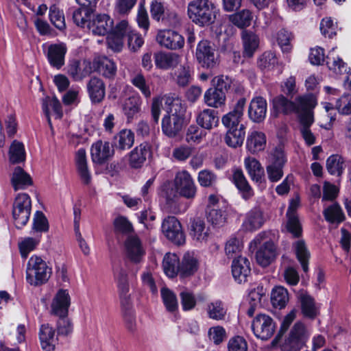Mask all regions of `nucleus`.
Returning a JSON list of instances; mask_svg holds the SVG:
<instances>
[{"label":"nucleus","mask_w":351,"mask_h":351,"mask_svg":"<svg viewBox=\"0 0 351 351\" xmlns=\"http://www.w3.org/2000/svg\"><path fill=\"white\" fill-rule=\"evenodd\" d=\"M267 104L266 99L261 96L253 97L248 108L249 118L256 123L262 122L267 113Z\"/></svg>","instance_id":"f3484780"},{"label":"nucleus","mask_w":351,"mask_h":351,"mask_svg":"<svg viewBox=\"0 0 351 351\" xmlns=\"http://www.w3.org/2000/svg\"><path fill=\"white\" fill-rule=\"evenodd\" d=\"M313 121V110H310L300 118V121L302 124L300 132L306 144L308 146L315 143V136L309 129Z\"/></svg>","instance_id":"e433bc0d"},{"label":"nucleus","mask_w":351,"mask_h":351,"mask_svg":"<svg viewBox=\"0 0 351 351\" xmlns=\"http://www.w3.org/2000/svg\"><path fill=\"white\" fill-rule=\"evenodd\" d=\"M323 213L325 219L331 223L339 224L345 219V215L341 208L336 203L325 208Z\"/></svg>","instance_id":"09e8293b"},{"label":"nucleus","mask_w":351,"mask_h":351,"mask_svg":"<svg viewBox=\"0 0 351 351\" xmlns=\"http://www.w3.org/2000/svg\"><path fill=\"white\" fill-rule=\"evenodd\" d=\"M94 64L97 71L106 77L111 78L116 74L117 66L115 63L106 57H101L95 59Z\"/></svg>","instance_id":"49530a36"},{"label":"nucleus","mask_w":351,"mask_h":351,"mask_svg":"<svg viewBox=\"0 0 351 351\" xmlns=\"http://www.w3.org/2000/svg\"><path fill=\"white\" fill-rule=\"evenodd\" d=\"M233 80L228 75H220L213 79V85L219 90L223 91L225 94L231 88L233 85Z\"/></svg>","instance_id":"774afa93"},{"label":"nucleus","mask_w":351,"mask_h":351,"mask_svg":"<svg viewBox=\"0 0 351 351\" xmlns=\"http://www.w3.org/2000/svg\"><path fill=\"white\" fill-rule=\"evenodd\" d=\"M162 302L167 311L175 312L178 307V303L175 293L167 287H162L160 290Z\"/></svg>","instance_id":"6e6d98bb"},{"label":"nucleus","mask_w":351,"mask_h":351,"mask_svg":"<svg viewBox=\"0 0 351 351\" xmlns=\"http://www.w3.org/2000/svg\"><path fill=\"white\" fill-rule=\"evenodd\" d=\"M157 43L162 47L177 50L183 47L184 38L176 31L172 29H160L156 37Z\"/></svg>","instance_id":"6e6552de"},{"label":"nucleus","mask_w":351,"mask_h":351,"mask_svg":"<svg viewBox=\"0 0 351 351\" xmlns=\"http://www.w3.org/2000/svg\"><path fill=\"white\" fill-rule=\"evenodd\" d=\"M243 249V243L240 239L235 237H230L225 245V253L228 258H233L239 255Z\"/></svg>","instance_id":"338daca9"},{"label":"nucleus","mask_w":351,"mask_h":351,"mask_svg":"<svg viewBox=\"0 0 351 351\" xmlns=\"http://www.w3.org/2000/svg\"><path fill=\"white\" fill-rule=\"evenodd\" d=\"M114 154V149L108 141L99 140L90 148V156L93 163L102 165Z\"/></svg>","instance_id":"2eb2a0df"},{"label":"nucleus","mask_w":351,"mask_h":351,"mask_svg":"<svg viewBox=\"0 0 351 351\" xmlns=\"http://www.w3.org/2000/svg\"><path fill=\"white\" fill-rule=\"evenodd\" d=\"M245 105V99L244 98L239 99L233 110L222 117V124L227 130L237 128L241 125H245L241 123Z\"/></svg>","instance_id":"4468645a"},{"label":"nucleus","mask_w":351,"mask_h":351,"mask_svg":"<svg viewBox=\"0 0 351 351\" xmlns=\"http://www.w3.org/2000/svg\"><path fill=\"white\" fill-rule=\"evenodd\" d=\"M49 19L58 29L62 30L66 27L64 13L55 5H51L49 8Z\"/></svg>","instance_id":"e2e57ef3"},{"label":"nucleus","mask_w":351,"mask_h":351,"mask_svg":"<svg viewBox=\"0 0 351 351\" xmlns=\"http://www.w3.org/2000/svg\"><path fill=\"white\" fill-rule=\"evenodd\" d=\"M181 61V57L175 53L158 52L154 54V62L156 68L169 70L176 67Z\"/></svg>","instance_id":"b1692460"},{"label":"nucleus","mask_w":351,"mask_h":351,"mask_svg":"<svg viewBox=\"0 0 351 351\" xmlns=\"http://www.w3.org/2000/svg\"><path fill=\"white\" fill-rule=\"evenodd\" d=\"M198 125H191L186 130L185 140L189 144L197 145L200 143L206 137V132Z\"/></svg>","instance_id":"603ef678"},{"label":"nucleus","mask_w":351,"mask_h":351,"mask_svg":"<svg viewBox=\"0 0 351 351\" xmlns=\"http://www.w3.org/2000/svg\"><path fill=\"white\" fill-rule=\"evenodd\" d=\"M39 339L43 350L53 351L57 341L55 330L48 324L41 325L39 331Z\"/></svg>","instance_id":"a878e982"},{"label":"nucleus","mask_w":351,"mask_h":351,"mask_svg":"<svg viewBox=\"0 0 351 351\" xmlns=\"http://www.w3.org/2000/svg\"><path fill=\"white\" fill-rule=\"evenodd\" d=\"M92 71L91 64L88 61H84L82 63L75 61L70 64L68 69L69 74L75 81L82 80L90 75Z\"/></svg>","instance_id":"4c0bfd02"},{"label":"nucleus","mask_w":351,"mask_h":351,"mask_svg":"<svg viewBox=\"0 0 351 351\" xmlns=\"http://www.w3.org/2000/svg\"><path fill=\"white\" fill-rule=\"evenodd\" d=\"M174 184L180 195L187 199H193L195 197L196 186L192 177L186 171L176 173Z\"/></svg>","instance_id":"9d476101"},{"label":"nucleus","mask_w":351,"mask_h":351,"mask_svg":"<svg viewBox=\"0 0 351 351\" xmlns=\"http://www.w3.org/2000/svg\"><path fill=\"white\" fill-rule=\"evenodd\" d=\"M199 262L194 252H188L183 256L180 265V275L184 278L193 275L198 269Z\"/></svg>","instance_id":"c756f323"},{"label":"nucleus","mask_w":351,"mask_h":351,"mask_svg":"<svg viewBox=\"0 0 351 351\" xmlns=\"http://www.w3.org/2000/svg\"><path fill=\"white\" fill-rule=\"evenodd\" d=\"M31 211L25 208L13 206L12 215L15 226L17 228H21L26 225L29 219Z\"/></svg>","instance_id":"0e129e2a"},{"label":"nucleus","mask_w":351,"mask_h":351,"mask_svg":"<svg viewBox=\"0 0 351 351\" xmlns=\"http://www.w3.org/2000/svg\"><path fill=\"white\" fill-rule=\"evenodd\" d=\"M245 125H241L237 128L227 130L224 137L226 145L233 148L241 147L245 137Z\"/></svg>","instance_id":"c9c22d12"},{"label":"nucleus","mask_w":351,"mask_h":351,"mask_svg":"<svg viewBox=\"0 0 351 351\" xmlns=\"http://www.w3.org/2000/svg\"><path fill=\"white\" fill-rule=\"evenodd\" d=\"M67 49L64 43L52 44L47 50V59L51 66L60 69L64 64Z\"/></svg>","instance_id":"aec40b11"},{"label":"nucleus","mask_w":351,"mask_h":351,"mask_svg":"<svg viewBox=\"0 0 351 351\" xmlns=\"http://www.w3.org/2000/svg\"><path fill=\"white\" fill-rule=\"evenodd\" d=\"M124 247L127 257L133 263H140L145 254V248L136 235L128 237Z\"/></svg>","instance_id":"ddd939ff"},{"label":"nucleus","mask_w":351,"mask_h":351,"mask_svg":"<svg viewBox=\"0 0 351 351\" xmlns=\"http://www.w3.org/2000/svg\"><path fill=\"white\" fill-rule=\"evenodd\" d=\"M149 154L150 147L149 145L143 143L134 147L125 156L128 157L130 166L132 168L138 169L143 166Z\"/></svg>","instance_id":"6ab92c4d"},{"label":"nucleus","mask_w":351,"mask_h":351,"mask_svg":"<svg viewBox=\"0 0 351 351\" xmlns=\"http://www.w3.org/2000/svg\"><path fill=\"white\" fill-rule=\"evenodd\" d=\"M266 172L269 180L278 182L283 176V167L287 162L285 151L281 145L276 147L268 156Z\"/></svg>","instance_id":"20e7f679"},{"label":"nucleus","mask_w":351,"mask_h":351,"mask_svg":"<svg viewBox=\"0 0 351 351\" xmlns=\"http://www.w3.org/2000/svg\"><path fill=\"white\" fill-rule=\"evenodd\" d=\"M232 179L234 184L241 193L243 199H248L253 196V190L248 184L242 170H234Z\"/></svg>","instance_id":"a19ab883"},{"label":"nucleus","mask_w":351,"mask_h":351,"mask_svg":"<svg viewBox=\"0 0 351 351\" xmlns=\"http://www.w3.org/2000/svg\"><path fill=\"white\" fill-rule=\"evenodd\" d=\"M241 38L244 47L243 54L250 58L258 47L259 38L256 34L248 30L243 31Z\"/></svg>","instance_id":"ea45409f"},{"label":"nucleus","mask_w":351,"mask_h":351,"mask_svg":"<svg viewBox=\"0 0 351 351\" xmlns=\"http://www.w3.org/2000/svg\"><path fill=\"white\" fill-rule=\"evenodd\" d=\"M134 133L128 129H123L114 137V146L117 151L123 152L132 147L134 143Z\"/></svg>","instance_id":"2f4dec72"},{"label":"nucleus","mask_w":351,"mask_h":351,"mask_svg":"<svg viewBox=\"0 0 351 351\" xmlns=\"http://www.w3.org/2000/svg\"><path fill=\"white\" fill-rule=\"evenodd\" d=\"M273 107L278 112L284 114L295 113L299 119L310 110H313L317 104L314 96L306 94L298 96L295 101L289 100L283 95L274 98Z\"/></svg>","instance_id":"f257e3e1"},{"label":"nucleus","mask_w":351,"mask_h":351,"mask_svg":"<svg viewBox=\"0 0 351 351\" xmlns=\"http://www.w3.org/2000/svg\"><path fill=\"white\" fill-rule=\"evenodd\" d=\"M70 305V296L66 290L60 289L54 296L51 303V311L59 317L67 315Z\"/></svg>","instance_id":"4be33fe9"},{"label":"nucleus","mask_w":351,"mask_h":351,"mask_svg":"<svg viewBox=\"0 0 351 351\" xmlns=\"http://www.w3.org/2000/svg\"><path fill=\"white\" fill-rule=\"evenodd\" d=\"M162 267L169 278H174L179 272V258L176 254L167 253L163 258Z\"/></svg>","instance_id":"a18cd8bd"},{"label":"nucleus","mask_w":351,"mask_h":351,"mask_svg":"<svg viewBox=\"0 0 351 351\" xmlns=\"http://www.w3.org/2000/svg\"><path fill=\"white\" fill-rule=\"evenodd\" d=\"M277 256L276 246L271 240L266 241L256 252V260L262 267H267Z\"/></svg>","instance_id":"a211bd4d"},{"label":"nucleus","mask_w":351,"mask_h":351,"mask_svg":"<svg viewBox=\"0 0 351 351\" xmlns=\"http://www.w3.org/2000/svg\"><path fill=\"white\" fill-rule=\"evenodd\" d=\"M190 235L193 241L205 243L210 236V228L206 226L204 219L199 217L195 218L191 222Z\"/></svg>","instance_id":"412c9836"},{"label":"nucleus","mask_w":351,"mask_h":351,"mask_svg":"<svg viewBox=\"0 0 351 351\" xmlns=\"http://www.w3.org/2000/svg\"><path fill=\"white\" fill-rule=\"evenodd\" d=\"M196 123L203 129L210 130L219 124L217 112L212 109H204L197 114Z\"/></svg>","instance_id":"cd10ccee"},{"label":"nucleus","mask_w":351,"mask_h":351,"mask_svg":"<svg viewBox=\"0 0 351 351\" xmlns=\"http://www.w3.org/2000/svg\"><path fill=\"white\" fill-rule=\"evenodd\" d=\"M10 161L13 163H19L25 159V152L23 143L14 141L9 150Z\"/></svg>","instance_id":"4d7b16f0"},{"label":"nucleus","mask_w":351,"mask_h":351,"mask_svg":"<svg viewBox=\"0 0 351 351\" xmlns=\"http://www.w3.org/2000/svg\"><path fill=\"white\" fill-rule=\"evenodd\" d=\"M162 232L167 239L177 245L185 243V234L182 230L180 222L173 216L165 217L162 222Z\"/></svg>","instance_id":"423d86ee"},{"label":"nucleus","mask_w":351,"mask_h":351,"mask_svg":"<svg viewBox=\"0 0 351 351\" xmlns=\"http://www.w3.org/2000/svg\"><path fill=\"white\" fill-rule=\"evenodd\" d=\"M208 314L210 319L221 320L225 317L226 309L221 301H215L208 304Z\"/></svg>","instance_id":"69168bd1"},{"label":"nucleus","mask_w":351,"mask_h":351,"mask_svg":"<svg viewBox=\"0 0 351 351\" xmlns=\"http://www.w3.org/2000/svg\"><path fill=\"white\" fill-rule=\"evenodd\" d=\"M302 311L306 317L313 318L317 313L313 299L308 295L303 293L300 295Z\"/></svg>","instance_id":"680f3d73"},{"label":"nucleus","mask_w":351,"mask_h":351,"mask_svg":"<svg viewBox=\"0 0 351 351\" xmlns=\"http://www.w3.org/2000/svg\"><path fill=\"white\" fill-rule=\"evenodd\" d=\"M165 104L167 107V115L184 120L186 107L179 97L167 96Z\"/></svg>","instance_id":"f704fd0d"},{"label":"nucleus","mask_w":351,"mask_h":351,"mask_svg":"<svg viewBox=\"0 0 351 351\" xmlns=\"http://www.w3.org/2000/svg\"><path fill=\"white\" fill-rule=\"evenodd\" d=\"M142 99L139 95L130 97L123 104V111L128 119L136 117L141 112Z\"/></svg>","instance_id":"37998d69"},{"label":"nucleus","mask_w":351,"mask_h":351,"mask_svg":"<svg viewBox=\"0 0 351 351\" xmlns=\"http://www.w3.org/2000/svg\"><path fill=\"white\" fill-rule=\"evenodd\" d=\"M230 21L240 29L249 27L253 20L252 12L247 9H243L229 15Z\"/></svg>","instance_id":"c03bdc74"},{"label":"nucleus","mask_w":351,"mask_h":351,"mask_svg":"<svg viewBox=\"0 0 351 351\" xmlns=\"http://www.w3.org/2000/svg\"><path fill=\"white\" fill-rule=\"evenodd\" d=\"M206 216L208 221L215 227L223 226L227 219L226 212L218 208L206 210Z\"/></svg>","instance_id":"5fc2aeb1"},{"label":"nucleus","mask_w":351,"mask_h":351,"mask_svg":"<svg viewBox=\"0 0 351 351\" xmlns=\"http://www.w3.org/2000/svg\"><path fill=\"white\" fill-rule=\"evenodd\" d=\"M87 90L90 99L93 103L101 102L105 97V84L98 77H94L89 80L87 84Z\"/></svg>","instance_id":"473e14b6"},{"label":"nucleus","mask_w":351,"mask_h":351,"mask_svg":"<svg viewBox=\"0 0 351 351\" xmlns=\"http://www.w3.org/2000/svg\"><path fill=\"white\" fill-rule=\"evenodd\" d=\"M184 120L165 115L162 119V130L169 137L176 136L182 129Z\"/></svg>","instance_id":"72a5a7b5"},{"label":"nucleus","mask_w":351,"mask_h":351,"mask_svg":"<svg viewBox=\"0 0 351 351\" xmlns=\"http://www.w3.org/2000/svg\"><path fill=\"white\" fill-rule=\"evenodd\" d=\"M298 202L292 200L287 212V228L295 237H298L302 234V226L296 214Z\"/></svg>","instance_id":"bb28decb"},{"label":"nucleus","mask_w":351,"mask_h":351,"mask_svg":"<svg viewBox=\"0 0 351 351\" xmlns=\"http://www.w3.org/2000/svg\"><path fill=\"white\" fill-rule=\"evenodd\" d=\"M266 136L262 132L252 131L249 133L246 140L247 149L252 153H256L265 149Z\"/></svg>","instance_id":"58836bf2"},{"label":"nucleus","mask_w":351,"mask_h":351,"mask_svg":"<svg viewBox=\"0 0 351 351\" xmlns=\"http://www.w3.org/2000/svg\"><path fill=\"white\" fill-rule=\"evenodd\" d=\"M10 180L14 191L23 190L33 184V181L29 174L20 167L14 168Z\"/></svg>","instance_id":"7c9ffc66"},{"label":"nucleus","mask_w":351,"mask_h":351,"mask_svg":"<svg viewBox=\"0 0 351 351\" xmlns=\"http://www.w3.org/2000/svg\"><path fill=\"white\" fill-rule=\"evenodd\" d=\"M252 329L256 337L262 340H267L274 335L276 325L270 316L266 314H258L252 322Z\"/></svg>","instance_id":"0eeeda50"},{"label":"nucleus","mask_w":351,"mask_h":351,"mask_svg":"<svg viewBox=\"0 0 351 351\" xmlns=\"http://www.w3.org/2000/svg\"><path fill=\"white\" fill-rule=\"evenodd\" d=\"M343 160L339 155H332L326 160V168L331 175L340 176L343 169Z\"/></svg>","instance_id":"bf43d9fd"},{"label":"nucleus","mask_w":351,"mask_h":351,"mask_svg":"<svg viewBox=\"0 0 351 351\" xmlns=\"http://www.w3.org/2000/svg\"><path fill=\"white\" fill-rule=\"evenodd\" d=\"M326 64L328 69L336 74H342L343 72L346 71V64L343 60L338 56H334V48L326 56Z\"/></svg>","instance_id":"13d9d810"},{"label":"nucleus","mask_w":351,"mask_h":351,"mask_svg":"<svg viewBox=\"0 0 351 351\" xmlns=\"http://www.w3.org/2000/svg\"><path fill=\"white\" fill-rule=\"evenodd\" d=\"M42 108L51 127V115L54 116L56 119H61L62 117L61 104L56 97H45L42 101Z\"/></svg>","instance_id":"393cba45"},{"label":"nucleus","mask_w":351,"mask_h":351,"mask_svg":"<svg viewBox=\"0 0 351 351\" xmlns=\"http://www.w3.org/2000/svg\"><path fill=\"white\" fill-rule=\"evenodd\" d=\"M309 333L304 325L297 322L292 328L288 339L282 346L283 351H300L305 346Z\"/></svg>","instance_id":"39448f33"},{"label":"nucleus","mask_w":351,"mask_h":351,"mask_svg":"<svg viewBox=\"0 0 351 351\" xmlns=\"http://www.w3.org/2000/svg\"><path fill=\"white\" fill-rule=\"evenodd\" d=\"M174 78L179 86H186L191 80L190 67L186 65H182L174 71Z\"/></svg>","instance_id":"052dcab7"},{"label":"nucleus","mask_w":351,"mask_h":351,"mask_svg":"<svg viewBox=\"0 0 351 351\" xmlns=\"http://www.w3.org/2000/svg\"><path fill=\"white\" fill-rule=\"evenodd\" d=\"M187 12L189 19L199 26L209 25L215 19L212 5H208V1L190 2Z\"/></svg>","instance_id":"7ed1b4c3"},{"label":"nucleus","mask_w":351,"mask_h":351,"mask_svg":"<svg viewBox=\"0 0 351 351\" xmlns=\"http://www.w3.org/2000/svg\"><path fill=\"white\" fill-rule=\"evenodd\" d=\"M245 167L253 181L261 182L263 176V169L259 162L254 158L247 157L244 160Z\"/></svg>","instance_id":"de8ad7c7"},{"label":"nucleus","mask_w":351,"mask_h":351,"mask_svg":"<svg viewBox=\"0 0 351 351\" xmlns=\"http://www.w3.org/2000/svg\"><path fill=\"white\" fill-rule=\"evenodd\" d=\"M204 100L205 104L213 108H219L224 105L226 94L216 88H210L204 93Z\"/></svg>","instance_id":"79ce46f5"},{"label":"nucleus","mask_w":351,"mask_h":351,"mask_svg":"<svg viewBox=\"0 0 351 351\" xmlns=\"http://www.w3.org/2000/svg\"><path fill=\"white\" fill-rule=\"evenodd\" d=\"M267 216L259 207L249 210L245 215L241 228L245 232H254L260 229L266 222Z\"/></svg>","instance_id":"9b49d317"},{"label":"nucleus","mask_w":351,"mask_h":351,"mask_svg":"<svg viewBox=\"0 0 351 351\" xmlns=\"http://www.w3.org/2000/svg\"><path fill=\"white\" fill-rule=\"evenodd\" d=\"M113 20L106 14H97L87 24V27L94 35L105 36L110 32L113 27Z\"/></svg>","instance_id":"dca6fc26"},{"label":"nucleus","mask_w":351,"mask_h":351,"mask_svg":"<svg viewBox=\"0 0 351 351\" xmlns=\"http://www.w3.org/2000/svg\"><path fill=\"white\" fill-rule=\"evenodd\" d=\"M250 263L247 258L239 256L233 260L232 264V273L234 278L239 283L245 282L247 276L250 274Z\"/></svg>","instance_id":"5701e85b"},{"label":"nucleus","mask_w":351,"mask_h":351,"mask_svg":"<svg viewBox=\"0 0 351 351\" xmlns=\"http://www.w3.org/2000/svg\"><path fill=\"white\" fill-rule=\"evenodd\" d=\"M294 249L298 260L301 264L302 269L304 272L308 271V259L310 258V252L304 241L300 240L294 243Z\"/></svg>","instance_id":"3c124183"},{"label":"nucleus","mask_w":351,"mask_h":351,"mask_svg":"<svg viewBox=\"0 0 351 351\" xmlns=\"http://www.w3.org/2000/svg\"><path fill=\"white\" fill-rule=\"evenodd\" d=\"M271 300L276 308H284L289 301V293L287 290L282 287H275L271 291Z\"/></svg>","instance_id":"8fccbe9b"},{"label":"nucleus","mask_w":351,"mask_h":351,"mask_svg":"<svg viewBox=\"0 0 351 351\" xmlns=\"http://www.w3.org/2000/svg\"><path fill=\"white\" fill-rule=\"evenodd\" d=\"M195 57L199 64L204 68L213 69L217 64L215 50L208 40L199 42Z\"/></svg>","instance_id":"1a4fd4ad"},{"label":"nucleus","mask_w":351,"mask_h":351,"mask_svg":"<svg viewBox=\"0 0 351 351\" xmlns=\"http://www.w3.org/2000/svg\"><path fill=\"white\" fill-rule=\"evenodd\" d=\"M75 162L81 180L84 184H88L90 182L91 176L88 166L85 149L80 148L76 152Z\"/></svg>","instance_id":"c85d7f7f"},{"label":"nucleus","mask_w":351,"mask_h":351,"mask_svg":"<svg viewBox=\"0 0 351 351\" xmlns=\"http://www.w3.org/2000/svg\"><path fill=\"white\" fill-rule=\"evenodd\" d=\"M114 278L121 307H128L131 304V298L128 272L124 268L119 267L114 272Z\"/></svg>","instance_id":"f8f14e48"},{"label":"nucleus","mask_w":351,"mask_h":351,"mask_svg":"<svg viewBox=\"0 0 351 351\" xmlns=\"http://www.w3.org/2000/svg\"><path fill=\"white\" fill-rule=\"evenodd\" d=\"M51 274V269L40 256L33 255L28 260L26 268V280L33 286L45 283Z\"/></svg>","instance_id":"f03ea898"},{"label":"nucleus","mask_w":351,"mask_h":351,"mask_svg":"<svg viewBox=\"0 0 351 351\" xmlns=\"http://www.w3.org/2000/svg\"><path fill=\"white\" fill-rule=\"evenodd\" d=\"M93 10L90 8L80 6L73 12V22L79 27H84L90 21V16Z\"/></svg>","instance_id":"864d4df0"}]
</instances>
